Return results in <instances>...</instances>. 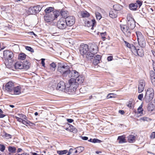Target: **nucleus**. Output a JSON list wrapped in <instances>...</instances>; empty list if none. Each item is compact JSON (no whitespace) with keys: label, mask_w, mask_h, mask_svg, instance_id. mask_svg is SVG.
<instances>
[{"label":"nucleus","mask_w":155,"mask_h":155,"mask_svg":"<svg viewBox=\"0 0 155 155\" xmlns=\"http://www.w3.org/2000/svg\"><path fill=\"white\" fill-rule=\"evenodd\" d=\"M68 83L66 84V92L69 94H73L75 92L78 84L74 78L69 80Z\"/></svg>","instance_id":"f257e3e1"},{"label":"nucleus","mask_w":155,"mask_h":155,"mask_svg":"<svg viewBox=\"0 0 155 155\" xmlns=\"http://www.w3.org/2000/svg\"><path fill=\"white\" fill-rule=\"evenodd\" d=\"M58 71L64 76H67L69 73V67L63 62L58 63Z\"/></svg>","instance_id":"f03ea898"},{"label":"nucleus","mask_w":155,"mask_h":155,"mask_svg":"<svg viewBox=\"0 0 155 155\" xmlns=\"http://www.w3.org/2000/svg\"><path fill=\"white\" fill-rule=\"evenodd\" d=\"M136 33L139 45L142 48L145 47L146 45V42L144 36L140 31H136Z\"/></svg>","instance_id":"7ed1b4c3"},{"label":"nucleus","mask_w":155,"mask_h":155,"mask_svg":"<svg viewBox=\"0 0 155 155\" xmlns=\"http://www.w3.org/2000/svg\"><path fill=\"white\" fill-rule=\"evenodd\" d=\"M154 96V91L152 88L147 89L144 97V100L146 102H150L153 99Z\"/></svg>","instance_id":"20e7f679"},{"label":"nucleus","mask_w":155,"mask_h":155,"mask_svg":"<svg viewBox=\"0 0 155 155\" xmlns=\"http://www.w3.org/2000/svg\"><path fill=\"white\" fill-rule=\"evenodd\" d=\"M127 25L131 31L135 27V21L131 15H128L127 17Z\"/></svg>","instance_id":"39448f33"},{"label":"nucleus","mask_w":155,"mask_h":155,"mask_svg":"<svg viewBox=\"0 0 155 155\" xmlns=\"http://www.w3.org/2000/svg\"><path fill=\"white\" fill-rule=\"evenodd\" d=\"M98 51V48L96 45H92L89 49V52L87 54V58L91 59V57L94 56V55L96 54Z\"/></svg>","instance_id":"423d86ee"},{"label":"nucleus","mask_w":155,"mask_h":155,"mask_svg":"<svg viewBox=\"0 0 155 155\" xmlns=\"http://www.w3.org/2000/svg\"><path fill=\"white\" fill-rule=\"evenodd\" d=\"M120 29L123 33L127 36H130L133 31H131L130 29L127 25H120Z\"/></svg>","instance_id":"0eeeda50"},{"label":"nucleus","mask_w":155,"mask_h":155,"mask_svg":"<svg viewBox=\"0 0 155 155\" xmlns=\"http://www.w3.org/2000/svg\"><path fill=\"white\" fill-rule=\"evenodd\" d=\"M89 49L87 45L84 44L81 45L80 48V52L82 55L85 54L86 57L87 58V54L88 53H89Z\"/></svg>","instance_id":"6e6552de"},{"label":"nucleus","mask_w":155,"mask_h":155,"mask_svg":"<svg viewBox=\"0 0 155 155\" xmlns=\"http://www.w3.org/2000/svg\"><path fill=\"white\" fill-rule=\"evenodd\" d=\"M57 26L58 28L61 29L65 28L68 26L65 19L61 18L58 22Z\"/></svg>","instance_id":"1a4fd4ad"},{"label":"nucleus","mask_w":155,"mask_h":155,"mask_svg":"<svg viewBox=\"0 0 155 155\" xmlns=\"http://www.w3.org/2000/svg\"><path fill=\"white\" fill-rule=\"evenodd\" d=\"M133 53L136 56L138 55L142 57L144 55L143 51L142 48L137 49L135 47L133 48Z\"/></svg>","instance_id":"9d476101"},{"label":"nucleus","mask_w":155,"mask_h":155,"mask_svg":"<svg viewBox=\"0 0 155 155\" xmlns=\"http://www.w3.org/2000/svg\"><path fill=\"white\" fill-rule=\"evenodd\" d=\"M65 20L68 26L73 25L75 22V18L73 16H69L66 18Z\"/></svg>","instance_id":"9b49d317"},{"label":"nucleus","mask_w":155,"mask_h":155,"mask_svg":"<svg viewBox=\"0 0 155 155\" xmlns=\"http://www.w3.org/2000/svg\"><path fill=\"white\" fill-rule=\"evenodd\" d=\"M14 88V83L11 81L8 82L5 84V90L10 94L12 92L13 89Z\"/></svg>","instance_id":"f8f14e48"},{"label":"nucleus","mask_w":155,"mask_h":155,"mask_svg":"<svg viewBox=\"0 0 155 155\" xmlns=\"http://www.w3.org/2000/svg\"><path fill=\"white\" fill-rule=\"evenodd\" d=\"M3 56L5 59L10 60L13 57V54L12 51L5 50L3 52Z\"/></svg>","instance_id":"ddd939ff"},{"label":"nucleus","mask_w":155,"mask_h":155,"mask_svg":"<svg viewBox=\"0 0 155 155\" xmlns=\"http://www.w3.org/2000/svg\"><path fill=\"white\" fill-rule=\"evenodd\" d=\"M66 85L64 82L61 81L58 84L57 90L62 91H64L66 92Z\"/></svg>","instance_id":"4468645a"},{"label":"nucleus","mask_w":155,"mask_h":155,"mask_svg":"<svg viewBox=\"0 0 155 155\" xmlns=\"http://www.w3.org/2000/svg\"><path fill=\"white\" fill-rule=\"evenodd\" d=\"M145 86V82L144 80H140L139 82L138 88V92L139 93L142 92L144 90Z\"/></svg>","instance_id":"2eb2a0df"},{"label":"nucleus","mask_w":155,"mask_h":155,"mask_svg":"<svg viewBox=\"0 0 155 155\" xmlns=\"http://www.w3.org/2000/svg\"><path fill=\"white\" fill-rule=\"evenodd\" d=\"M96 23L95 20L94 19L90 21H88L86 24V26L88 27H91L90 32H93L92 30L94 29V26Z\"/></svg>","instance_id":"dca6fc26"},{"label":"nucleus","mask_w":155,"mask_h":155,"mask_svg":"<svg viewBox=\"0 0 155 155\" xmlns=\"http://www.w3.org/2000/svg\"><path fill=\"white\" fill-rule=\"evenodd\" d=\"M45 21L47 22H50L52 20H54L53 15L52 14H46L44 17Z\"/></svg>","instance_id":"f3484780"},{"label":"nucleus","mask_w":155,"mask_h":155,"mask_svg":"<svg viewBox=\"0 0 155 155\" xmlns=\"http://www.w3.org/2000/svg\"><path fill=\"white\" fill-rule=\"evenodd\" d=\"M68 75L69 77H71V78H76L79 76V74L75 70H72L71 71H69V73Z\"/></svg>","instance_id":"a211bd4d"},{"label":"nucleus","mask_w":155,"mask_h":155,"mask_svg":"<svg viewBox=\"0 0 155 155\" xmlns=\"http://www.w3.org/2000/svg\"><path fill=\"white\" fill-rule=\"evenodd\" d=\"M21 88L19 86L14 87L12 92L11 93L12 94L18 95L21 93Z\"/></svg>","instance_id":"6ab92c4d"},{"label":"nucleus","mask_w":155,"mask_h":155,"mask_svg":"<svg viewBox=\"0 0 155 155\" xmlns=\"http://www.w3.org/2000/svg\"><path fill=\"white\" fill-rule=\"evenodd\" d=\"M93 57H94V58L93 62V64L94 65H97L100 62V61L101 59V56L100 55H97Z\"/></svg>","instance_id":"aec40b11"},{"label":"nucleus","mask_w":155,"mask_h":155,"mask_svg":"<svg viewBox=\"0 0 155 155\" xmlns=\"http://www.w3.org/2000/svg\"><path fill=\"white\" fill-rule=\"evenodd\" d=\"M78 84H82L84 81V77L82 75H79L76 78H75Z\"/></svg>","instance_id":"412c9836"},{"label":"nucleus","mask_w":155,"mask_h":155,"mask_svg":"<svg viewBox=\"0 0 155 155\" xmlns=\"http://www.w3.org/2000/svg\"><path fill=\"white\" fill-rule=\"evenodd\" d=\"M15 68L16 69H21L23 68V63L21 62H17L14 65Z\"/></svg>","instance_id":"4be33fe9"},{"label":"nucleus","mask_w":155,"mask_h":155,"mask_svg":"<svg viewBox=\"0 0 155 155\" xmlns=\"http://www.w3.org/2000/svg\"><path fill=\"white\" fill-rule=\"evenodd\" d=\"M150 79L153 84L155 86V73L153 71L150 72Z\"/></svg>","instance_id":"5701e85b"},{"label":"nucleus","mask_w":155,"mask_h":155,"mask_svg":"<svg viewBox=\"0 0 155 155\" xmlns=\"http://www.w3.org/2000/svg\"><path fill=\"white\" fill-rule=\"evenodd\" d=\"M117 11L112 10L109 12V16L112 18H115L117 17Z\"/></svg>","instance_id":"b1692460"},{"label":"nucleus","mask_w":155,"mask_h":155,"mask_svg":"<svg viewBox=\"0 0 155 155\" xmlns=\"http://www.w3.org/2000/svg\"><path fill=\"white\" fill-rule=\"evenodd\" d=\"M137 7V4L136 3L130 4L129 5V8L131 10H136Z\"/></svg>","instance_id":"393cba45"},{"label":"nucleus","mask_w":155,"mask_h":155,"mask_svg":"<svg viewBox=\"0 0 155 155\" xmlns=\"http://www.w3.org/2000/svg\"><path fill=\"white\" fill-rule=\"evenodd\" d=\"M125 137L124 135L119 136L117 139L118 140L119 143H122L125 142Z\"/></svg>","instance_id":"a878e982"},{"label":"nucleus","mask_w":155,"mask_h":155,"mask_svg":"<svg viewBox=\"0 0 155 155\" xmlns=\"http://www.w3.org/2000/svg\"><path fill=\"white\" fill-rule=\"evenodd\" d=\"M60 13L62 17L64 18H66L68 15V12L66 11H64V10H61L60 11Z\"/></svg>","instance_id":"bb28decb"},{"label":"nucleus","mask_w":155,"mask_h":155,"mask_svg":"<svg viewBox=\"0 0 155 155\" xmlns=\"http://www.w3.org/2000/svg\"><path fill=\"white\" fill-rule=\"evenodd\" d=\"M135 137L134 135H130L128 137V141L130 143H133L135 141Z\"/></svg>","instance_id":"cd10ccee"},{"label":"nucleus","mask_w":155,"mask_h":155,"mask_svg":"<svg viewBox=\"0 0 155 155\" xmlns=\"http://www.w3.org/2000/svg\"><path fill=\"white\" fill-rule=\"evenodd\" d=\"M124 42L125 43V45L127 47H128V48H130L131 52H132V51H133V49H132L133 48V47H135V46H134L133 45L130 44L125 41H124Z\"/></svg>","instance_id":"c85d7f7f"},{"label":"nucleus","mask_w":155,"mask_h":155,"mask_svg":"<svg viewBox=\"0 0 155 155\" xmlns=\"http://www.w3.org/2000/svg\"><path fill=\"white\" fill-rule=\"evenodd\" d=\"M54 8L52 7H48L45 10V12L46 14H50V13L54 11Z\"/></svg>","instance_id":"c756f323"},{"label":"nucleus","mask_w":155,"mask_h":155,"mask_svg":"<svg viewBox=\"0 0 155 155\" xmlns=\"http://www.w3.org/2000/svg\"><path fill=\"white\" fill-rule=\"evenodd\" d=\"M28 12L30 14H35L36 13L34 7L29 8L28 9Z\"/></svg>","instance_id":"7c9ffc66"},{"label":"nucleus","mask_w":155,"mask_h":155,"mask_svg":"<svg viewBox=\"0 0 155 155\" xmlns=\"http://www.w3.org/2000/svg\"><path fill=\"white\" fill-rule=\"evenodd\" d=\"M36 13H38L41 9L42 6V5H37L36 6H34Z\"/></svg>","instance_id":"2f4dec72"},{"label":"nucleus","mask_w":155,"mask_h":155,"mask_svg":"<svg viewBox=\"0 0 155 155\" xmlns=\"http://www.w3.org/2000/svg\"><path fill=\"white\" fill-rule=\"evenodd\" d=\"M23 68L27 69H29L30 68V64L29 62H28V61H26L24 62V63L23 64Z\"/></svg>","instance_id":"473e14b6"},{"label":"nucleus","mask_w":155,"mask_h":155,"mask_svg":"<svg viewBox=\"0 0 155 155\" xmlns=\"http://www.w3.org/2000/svg\"><path fill=\"white\" fill-rule=\"evenodd\" d=\"M26 55L23 53H21L19 54L18 59L21 60H24L26 57Z\"/></svg>","instance_id":"72a5a7b5"},{"label":"nucleus","mask_w":155,"mask_h":155,"mask_svg":"<svg viewBox=\"0 0 155 155\" xmlns=\"http://www.w3.org/2000/svg\"><path fill=\"white\" fill-rule=\"evenodd\" d=\"M60 14V12L58 11H56L54 12H53V16H54V18L55 19L56 18L58 17Z\"/></svg>","instance_id":"f704fd0d"},{"label":"nucleus","mask_w":155,"mask_h":155,"mask_svg":"<svg viewBox=\"0 0 155 155\" xmlns=\"http://www.w3.org/2000/svg\"><path fill=\"white\" fill-rule=\"evenodd\" d=\"M68 152V151L67 150L57 151V153L59 154V155H62L66 154Z\"/></svg>","instance_id":"c9c22d12"},{"label":"nucleus","mask_w":155,"mask_h":155,"mask_svg":"<svg viewBox=\"0 0 155 155\" xmlns=\"http://www.w3.org/2000/svg\"><path fill=\"white\" fill-rule=\"evenodd\" d=\"M81 15L83 17H88L89 16V14L86 11H84L81 12Z\"/></svg>","instance_id":"e433bc0d"},{"label":"nucleus","mask_w":155,"mask_h":155,"mask_svg":"<svg viewBox=\"0 0 155 155\" xmlns=\"http://www.w3.org/2000/svg\"><path fill=\"white\" fill-rule=\"evenodd\" d=\"M22 124H23L25 125L26 126H28V125H29V123L31 124H33V123H32L30 121L28 120H25L24 119H23V121L21 122ZM30 125H31L30 124Z\"/></svg>","instance_id":"4c0bfd02"},{"label":"nucleus","mask_w":155,"mask_h":155,"mask_svg":"<svg viewBox=\"0 0 155 155\" xmlns=\"http://www.w3.org/2000/svg\"><path fill=\"white\" fill-rule=\"evenodd\" d=\"M3 137L6 139H9L12 138V136L10 134H8L6 133H5Z\"/></svg>","instance_id":"58836bf2"},{"label":"nucleus","mask_w":155,"mask_h":155,"mask_svg":"<svg viewBox=\"0 0 155 155\" xmlns=\"http://www.w3.org/2000/svg\"><path fill=\"white\" fill-rule=\"evenodd\" d=\"M8 151L11 153L15 152L16 150V148L14 147L9 146L8 147Z\"/></svg>","instance_id":"ea45409f"},{"label":"nucleus","mask_w":155,"mask_h":155,"mask_svg":"<svg viewBox=\"0 0 155 155\" xmlns=\"http://www.w3.org/2000/svg\"><path fill=\"white\" fill-rule=\"evenodd\" d=\"M70 131L74 133H76L77 132V130L76 129L75 127L71 125L70 126Z\"/></svg>","instance_id":"a19ab883"},{"label":"nucleus","mask_w":155,"mask_h":155,"mask_svg":"<svg viewBox=\"0 0 155 155\" xmlns=\"http://www.w3.org/2000/svg\"><path fill=\"white\" fill-rule=\"evenodd\" d=\"M95 15L96 18V19L97 20H100L102 17L101 14L98 12H96Z\"/></svg>","instance_id":"79ce46f5"},{"label":"nucleus","mask_w":155,"mask_h":155,"mask_svg":"<svg viewBox=\"0 0 155 155\" xmlns=\"http://www.w3.org/2000/svg\"><path fill=\"white\" fill-rule=\"evenodd\" d=\"M75 149H78V152L80 153L84 150V148L82 147H76Z\"/></svg>","instance_id":"37998d69"},{"label":"nucleus","mask_w":155,"mask_h":155,"mask_svg":"<svg viewBox=\"0 0 155 155\" xmlns=\"http://www.w3.org/2000/svg\"><path fill=\"white\" fill-rule=\"evenodd\" d=\"M119 5H114L113 6V8H114V10H115L116 11H117V12L118 11H119L120 10V8H119Z\"/></svg>","instance_id":"c03bdc74"},{"label":"nucleus","mask_w":155,"mask_h":155,"mask_svg":"<svg viewBox=\"0 0 155 155\" xmlns=\"http://www.w3.org/2000/svg\"><path fill=\"white\" fill-rule=\"evenodd\" d=\"M18 116L20 118H21L23 119H24L25 120H27V118L26 116L24 114H18Z\"/></svg>","instance_id":"a18cd8bd"},{"label":"nucleus","mask_w":155,"mask_h":155,"mask_svg":"<svg viewBox=\"0 0 155 155\" xmlns=\"http://www.w3.org/2000/svg\"><path fill=\"white\" fill-rule=\"evenodd\" d=\"M142 105H140L137 109L138 112L139 114H141L142 113L143 109L142 108Z\"/></svg>","instance_id":"49530a36"},{"label":"nucleus","mask_w":155,"mask_h":155,"mask_svg":"<svg viewBox=\"0 0 155 155\" xmlns=\"http://www.w3.org/2000/svg\"><path fill=\"white\" fill-rule=\"evenodd\" d=\"M5 147L3 144H0V150L2 152H3L5 149Z\"/></svg>","instance_id":"de8ad7c7"},{"label":"nucleus","mask_w":155,"mask_h":155,"mask_svg":"<svg viewBox=\"0 0 155 155\" xmlns=\"http://www.w3.org/2000/svg\"><path fill=\"white\" fill-rule=\"evenodd\" d=\"M92 142L94 143H100L101 142V141L97 139L94 138L92 140Z\"/></svg>","instance_id":"09e8293b"},{"label":"nucleus","mask_w":155,"mask_h":155,"mask_svg":"<svg viewBox=\"0 0 155 155\" xmlns=\"http://www.w3.org/2000/svg\"><path fill=\"white\" fill-rule=\"evenodd\" d=\"M127 106L130 109H132L134 107L133 104L130 101L129 104H127Z\"/></svg>","instance_id":"8fccbe9b"},{"label":"nucleus","mask_w":155,"mask_h":155,"mask_svg":"<svg viewBox=\"0 0 155 155\" xmlns=\"http://www.w3.org/2000/svg\"><path fill=\"white\" fill-rule=\"evenodd\" d=\"M115 94H109L107 96V98L114 97L115 96Z\"/></svg>","instance_id":"3c124183"},{"label":"nucleus","mask_w":155,"mask_h":155,"mask_svg":"<svg viewBox=\"0 0 155 155\" xmlns=\"http://www.w3.org/2000/svg\"><path fill=\"white\" fill-rule=\"evenodd\" d=\"M25 48L27 50L31 52H34V50L33 49L30 47L27 46Z\"/></svg>","instance_id":"603ef678"},{"label":"nucleus","mask_w":155,"mask_h":155,"mask_svg":"<svg viewBox=\"0 0 155 155\" xmlns=\"http://www.w3.org/2000/svg\"><path fill=\"white\" fill-rule=\"evenodd\" d=\"M101 38L103 39V40H105V37L104 36L106 35V32H104V33H101Z\"/></svg>","instance_id":"864d4df0"},{"label":"nucleus","mask_w":155,"mask_h":155,"mask_svg":"<svg viewBox=\"0 0 155 155\" xmlns=\"http://www.w3.org/2000/svg\"><path fill=\"white\" fill-rule=\"evenodd\" d=\"M136 3L137 4V5L139 8H140L142 5V2L139 0H137Z\"/></svg>","instance_id":"5fc2aeb1"},{"label":"nucleus","mask_w":155,"mask_h":155,"mask_svg":"<svg viewBox=\"0 0 155 155\" xmlns=\"http://www.w3.org/2000/svg\"><path fill=\"white\" fill-rule=\"evenodd\" d=\"M50 66L51 67L53 68L54 70L55 68L56 67V65L54 63L52 62L50 64Z\"/></svg>","instance_id":"6e6d98bb"},{"label":"nucleus","mask_w":155,"mask_h":155,"mask_svg":"<svg viewBox=\"0 0 155 155\" xmlns=\"http://www.w3.org/2000/svg\"><path fill=\"white\" fill-rule=\"evenodd\" d=\"M149 120V118H148L146 117H143L141 118L140 119V120H141L143 121H148Z\"/></svg>","instance_id":"4d7b16f0"},{"label":"nucleus","mask_w":155,"mask_h":155,"mask_svg":"<svg viewBox=\"0 0 155 155\" xmlns=\"http://www.w3.org/2000/svg\"><path fill=\"white\" fill-rule=\"evenodd\" d=\"M15 118L17 119L18 121L20 122H22L23 120L21 118L16 116L15 117Z\"/></svg>","instance_id":"13d9d810"},{"label":"nucleus","mask_w":155,"mask_h":155,"mask_svg":"<svg viewBox=\"0 0 155 155\" xmlns=\"http://www.w3.org/2000/svg\"><path fill=\"white\" fill-rule=\"evenodd\" d=\"M3 113V111L0 109V118H2L5 116V115L2 114Z\"/></svg>","instance_id":"bf43d9fd"},{"label":"nucleus","mask_w":155,"mask_h":155,"mask_svg":"<svg viewBox=\"0 0 155 155\" xmlns=\"http://www.w3.org/2000/svg\"><path fill=\"white\" fill-rule=\"evenodd\" d=\"M143 97V94H141L139 95L138 97V99L140 100H142Z\"/></svg>","instance_id":"052dcab7"},{"label":"nucleus","mask_w":155,"mask_h":155,"mask_svg":"<svg viewBox=\"0 0 155 155\" xmlns=\"http://www.w3.org/2000/svg\"><path fill=\"white\" fill-rule=\"evenodd\" d=\"M155 137V132H153L150 136V138L153 139Z\"/></svg>","instance_id":"680f3d73"},{"label":"nucleus","mask_w":155,"mask_h":155,"mask_svg":"<svg viewBox=\"0 0 155 155\" xmlns=\"http://www.w3.org/2000/svg\"><path fill=\"white\" fill-rule=\"evenodd\" d=\"M41 64H42V66L43 67H45V64L44 61H45V59L42 58L41 59Z\"/></svg>","instance_id":"e2e57ef3"},{"label":"nucleus","mask_w":155,"mask_h":155,"mask_svg":"<svg viewBox=\"0 0 155 155\" xmlns=\"http://www.w3.org/2000/svg\"><path fill=\"white\" fill-rule=\"evenodd\" d=\"M73 150V149L72 148H71L69 150V152H68V153L67 155H70L72 152V151Z\"/></svg>","instance_id":"0e129e2a"},{"label":"nucleus","mask_w":155,"mask_h":155,"mask_svg":"<svg viewBox=\"0 0 155 155\" xmlns=\"http://www.w3.org/2000/svg\"><path fill=\"white\" fill-rule=\"evenodd\" d=\"M112 59H113V57L111 56H108L107 58V60L109 61H111L112 60Z\"/></svg>","instance_id":"69168bd1"},{"label":"nucleus","mask_w":155,"mask_h":155,"mask_svg":"<svg viewBox=\"0 0 155 155\" xmlns=\"http://www.w3.org/2000/svg\"><path fill=\"white\" fill-rule=\"evenodd\" d=\"M67 120L68 122L70 123H71L74 121L73 120L70 119H67Z\"/></svg>","instance_id":"338daca9"},{"label":"nucleus","mask_w":155,"mask_h":155,"mask_svg":"<svg viewBox=\"0 0 155 155\" xmlns=\"http://www.w3.org/2000/svg\"><path fill=\"white\" fill-rule=\"evenodd\" d=\"M82 139L84 140H87L88 138L87 137H81Z\"/></svg>","instance_id":"774afa93"}]
</instances>
